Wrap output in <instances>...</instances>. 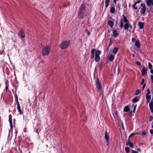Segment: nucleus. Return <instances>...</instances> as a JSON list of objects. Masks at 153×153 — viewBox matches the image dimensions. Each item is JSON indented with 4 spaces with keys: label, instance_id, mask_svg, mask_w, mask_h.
Here are the masks:
<instances>
[{
    "label": "nucleus",
    "instance_id": "1",
    "mask_svg": "<svg viewBox=\"0 0 153 153\" xmlns=\"http://www.w3.org/2000/svg\"><path fill=\"white\" fill-rule=\"evenodd\" d=\"M85 7L83 5H82L79 7L78 11V17L79 19H82L85 16Z\"/></svg>",
    "mask_w": 153,
    "mask_h": 153
},
{
    "label": "nucleus",
    "instance_id": "2",
    "mask_svg": "<svg viewBox=\"0 0 153 153\" xmlns=\"http://www.w3.org/2000/svg\"><path fill=\"white\" fill-rule=\"evenodd\" d=\"M51 49V47L48 45L44 47L42 51V56H48L49 55Z\"/></svg>",
    "mask_w": 153,
    "mask_h": 153
},
{
    "label": "nucleus",
    "instance_id": "3",
    "mask_svg": "<svg viewBox=\"0 0 153 153\" xmlns=\"http://www.w3.org/2000/svg\"><path fill=\"white\" fill-rule=\"evenodd\" d=\"M70 43V41H65L59 45V46L62 49H65L69 46Z\"/></svg>",
    "mask_w": 153,
    "mask_h": 153
},
{
    "label": "nucleus",
    "instance_id": "4",
    "mask_svg": "<svg viewBox=\"0 0 153 153\" xmlns=\"http://www.w3.org/2000/svg\"><path fill=\"white\" fill-rule=\"evenodd\" d=\"M101 53V52L100 50H97L96 51L95 53V61L96 62H98L100 59V55Z\"/></svg>",
    "mask_w": 153,
    "mask_h": 153
},
{
    "label": "nucleus",
    "instance_id": "5",
    "mask_svg": "<svg viewBox=\"0 0 153 153\" xmlns=\"http://www.w3.org/2000/svg\"><path fill=\"white\" fill-rule=\"evenodd\" d=\"M140 12L141 14H144L146 11V6L145 4L144 3H142L140 7Z\"/></svg>",
    "mask_w": 153,
    "mask_h": 153
},
{
    "label": "nucleus",
    "instance_id": "6",
    "mask_svg": "<svg viewBox=\"0 0 153 153\" xmlns=\"http://www.w3.org/2000/svg\"><path fill=\"white\" fill-rule=\"evenodd\" d=\"M96 86L97 89L98 90H100L101 88V85L99 82V80L97 79L96 81Z\"/></svg>",
    "mask_w": 153,
    "mask_h": 153
},
{
    "label": "nucleus",
    "instance_id": "7",
    "mask_svg": "<svg viewBox=\"0 0 153 153\" xmlns=\"http://www.w3.org/2000/svg\"><path fill=\"white\" fill-rule=\"evenodd\" d=\"M123 111L125 112H127L129 114H131L132 111L130 110L129 107L128 106H126L124 108Z\"/></svg>",
    "mask_w": 153,
    "mask_h": 153
},
{
    "label": "nucleus",
    "instance_id": "8",
    "mask_svg": "<svg viewBox=\"0 0 153 153\" xmlns=\"http://www.w3.org/2000/svg\"><path fill=\"white\" fill-rule=\"evenodd\" d=\"M19 36L21 38H24L25 35L24 32L22 30L20 31L19 32Z\"/></svg>",
    "mask_w": 153,
    "mask_h": 153
},
{
    "label": "nucleus",
    "instance_id": "9",
    "mask_svg": "<svg viewBox=\"0 0 153 153\" xmlns=\"http://www.w3.org/2000/svg\"><path fill=\"white\" fill-rule=\"evenodd\" d=\"M108 58L109 60L110 61H112L113 60L114 58V55L112 54H109L108 55Z\"/></svg>",
    "mask_w": 153,
    "mask_h": 153
},
{
    "label": "nucleus",
    "instance_id": "10",
    "mask_svg": "<svg viewBox=\"0 0 153 153\" xmlns=\"http://www.w3.org/2000/svg\"><path fill=\"white\" fill-rule=\"evenodd\" d=\"M105 137L106 140V142L107 143H108L109 137V135H108L107 131H106L105 132Z\"/></svg>",
    "mask_w": 153,
    "mask_h": 153
},
{
    "label": "nucleus",
    "instance_id": "11",
    "mask_svg": "<svg viewBox=\"0 0 153 153\" xmlns=\"http://www.w3.org/2000/svg\"><path fill=\"white\" fill-rule=\"evenodd\" d=\"M144 23L139 22H138V25L140 29H142L144 27Z\"/></svg>",
    "mask_w": 153,
    "mask_h": 153
},
{
    "label": "nucleus",
    "instance_id": "12",
    "mask_svg": "<svg viewBox=\"0 0 153 153\" xmlns=\"http://www.w3.org/2000/svg\"><path fill=\"white\" fill-rule=\"evenodd\" d=\"M147 69L145 67H143L141 71L142 76L145 75L147 73Z\"/></svg>",
    "mask_w": 153,
    "mask_h": 153
},
{
    "label": "nucleus",
    "instance_id": "13",
    "mask_svg": "<svg viewBox=\"0 0 153 153\" xmlns=\"http://www.w3.org/2000/svg\"><path fill=\"white\" fill-rule=\"evenodd\" d=\"M113 35L114 37L116 38L118 36L119 34L117 31L116 30H114L112 32Z\"/></svg>",
    "mask_w": 153,
    "mask_h": 153
},
{
    "label": "nucleus",
    "instance_id": "14",
    "mask_svg": "<svg viewBox=\"0 0 153 153\" xmlns=\"http://www.w3.org/2000/svg\"><path fill=\"white\" fill-rule=\"evenodd\" d=\"M146 4L148 6L150 5H153V0H147L146 1Z\"/></svg>",
    "mask_w": 153,
    "mask_h": 153
},
{
    "label": "nucleus",
    "instance_id": "15",
    "mask_svg": "<svg viewBox=\"0 0 153 153\" xmlns=\"http://www.w3.org/2000/svg\"><path fill=\"white\" fill-rule=\"evenodd\" d=\"M17 109L18 111L19 112L20 114H22V111L21 109V108L19 104V102H18L17 104Z\"/></svg>",
    "mask_w": 153,
    "mask_h": 153
},
{
    "label": "nucleus",
    "instance_id": "16",
    "mask_svg": "<svg viewBox=\"0 0 153 153\" xmlns=\"http://www.w3.org/2000/svg\"><path fill=\"white\" fill-rule=\"evenodd\" d=\"M108 25L111 27H112L114 25L113 22L111 20H109L108 22Z\"/></svg>",
    "mask_w": 153,
    "mask_h": 153
},
{
    "label": "nucleus",
    "instance_id": "17",
    "mask_svg": "<svg viewBox=\"0 0 153 153\" xmlns=\"http://www.w3.org/2000/svg\"><path fill=\"white\" fill-rule=\"evenodd\" d=\"M126 145L127 146H129L131 148H133L134 147L133 144L132 143L129 141L127 142Z\"/></svg>",
    "mask_w": 153,
    "mask_h": 153
},
{
    "label": "nucleus",
    "instance_id": "18",
    "mask_svg": "<svg viewBox=\"0 0 153 153\" xmlns=\"http://www.w3.org/2000/svg\"><path fill=\"white\" fill-rule=\"evenodd\" d=\"M150 109L152 112H153V102H151L149 104Z\"/></svg>",
    "mask_w": 153,
    "mask_h": 153
},
{
    "label": "nucleus",
    "instance_id": "19",
    "mask_svg": "<svg viewBox=\"0 0 153 153\" xmlns=\"http://www.w3.org/2000/svg\"><path fill=\"white\" fill-rule=\"evenodd\" d=\"M146 97L147 100V102H149L151 98V96L150 95H146Z\"/></svg>",
    "mask_w": 153,
    "mask_h": 153
},
{
    "label": "nucleus",
    "instance_id": "20",
    "mask_svg": "<svg viewBox=\"0 0 153 153\" xmlns=\"http://www.w3.org/2000/svg\"><path fill=\"white\" fill-rule=\"evenodd\" d=\"M135 45L137 48H139L140 46V44L138 40H136L135 42Z\"/></svg>",
    "mask_w": 153,
    "mask_h": 153
},
{
    "label": "nucleus",
    "instance_id": "21",
    "mask_svg": "<svg viewBox=\"0 0 153 153\" xmlns=\"http://www.w3.org/2000/svg\"><path fill=\"white\" fill-rule=\"evenodd\" d=\"M94 49L93 48L91 49V59H93L94 58Z\"/></svg>",
    "mask_w": 153,
    "mask_h": 153
},
{
    "label": "nucleus",
    "instance_id": "22",
    "mask_svg": "<svg viewBox=\"0 0 153 153\" xmlns=\"http://www.w3.org/2000/svg\"><path fill=\"white\" fill-rule=\"evenodd\" d=\"M118 51V48H114L112 50V52L115 55L117 53Z\"/></svg>",
    "mask_w": 153,
    "mask_h": 153
},
{
    "label": "nucleus",
    "instance_id": "23",
    "mask_svg": "<svg viewBox=\"0 0 153 153\" xmlns=\"http://www.w3.org/2000/svg\"><path fill=\"white\" fill-rule=\"evenodd\" d=\"M123 16L124 22L126 23H129L128 20L126 16Z\"/></svg>",
    "mask_w": 153,
    "mask_h": 153
},
{
    "label": "nucleus",
    "instance_id": "24",
    "mask_svg": "<svg viewBox=\"0 0 153 153\" xmlns=\"http://www.w3.org/2000/svg\"><path fill=\"white\" fill-rule=\"evenodd\" d=\"M110 0H106L105 1V7L107 8L109 5Z\"/></svg>",
    "mask_w": 153,
    "mask_h": 153
},
{
    "label": "nucleus",
    "instance_id": "25",
    "mask_svg": "<svg viewBox=\"0 0 153 153\" xmlns=\"http://www.w3.org/2000/svg\"><path fill=\"white\" fill-rule=\"evenodd\" d=\"M129 23H126L124 26V29L125 30H127L128 29Z\"/></svg>",
    "mask_w": 153,
    "mask_h": 153
},
{
    "label": "nucleus",
    "instance_id": "26",
    "mask_svg": "<svg viewBox=\"0 0 153 153\" xmlns=\"http://www.w3.org/2000/svg\"><path fill=\"white\" fill-rule=\"evenodd\" d=\"M115 8L114 7H112L110 8V12L111 13H115Z\"/></svg>",
    "mask_w": 153,
    "mask_h": 153
},
{
    "label": "nucleus",
    "instance_id": "27",
    "mask_svg": "<svg viewBox=\"0 0 153 153\" xmlns=\"http://www.w3.org/2000/svg\"><path fill=\"white\" fill-rule=\"evenodd\" d=\"M139 100L137 98L135 97L132 100V101L134 103H136L139 101Z\"/></svg>",
    "mask_w": 153,
    "mask_h": 153
},
{
    "label": "nucleus",
    "instance_id": "28",
    "mask_svg": "<svg viewBox=\"0 0 153 153\" xmlns=\"http://www.w3.org/2000/svg\"><path fill=\"white\" fill-rule=\"evenodd\" d=\"M120 26L121 28L124 27L123 20L122 19L120 21Z\"/></svg>",
    "mask_w": 153,
    "mask_h": 153
},
{
    "label": "nucleus",
    "instance_id": "29",
    "mask_svg": "<svg viewBox=\"0 0 153 153\" xmlns=\"http://www.w3.org/2000/svg\"><path fill=\"white\" fill-rule=\"evenodd\" d=\"M140 92L141 91L140 90L138 89L137 90L135 93V95H138L140 93Z\"/></svg>",
    "mask_w": 153,
    "mask_h": 153
},
{
    "label": "nucleus",
    "instance_id": "30",
    "mask_svg": "<svg viewBox=\"0 0 153 153\" xmlns=\"http://www.w3.org/2000/svg\"><path fill=\"white\" fill-rule=\"evenodd\" d=\"M126 152L127 153H128L129 151V149L128 147H126L125 148Z\"/></svg>",
    "mask_w": 153,
    "mask_h": 153
},
{
    "label": "nucleus",
    "instance_id": "31",
    "mask_svg": "<svg viewBox=\"0 0 153 153\" xmlns=\"http://www.w3.org/2000/svg\"><path fill=\"white\" fill-rule=\"evenodd\" d=\"M148 66H149V68L151 70L152 68V65L150 62H149L148 63Z\"/></svg>",
    "mask_w": 153,
    "mask_h": 153
},
{
    "label": "nucleus",
    "instance_id": "32",
    "mask_svg": "<svg viewBox=\"0 0 153 153\" xmlns=\"http://www.w3.org/2000/svg\"><path fill=\"white\" fill-rule=\"evenodd\" d=\"M136 4L135 3L133 5V8L135 10H137L138 8L136 6Z\"/></svg>",
    "mask_w": 153,
    "mask_h": 153
},
{
    "label": "nucleus",
    "instance_id": "33",
    "mask_svg": "<svg viewBox=\"0 0 153 153\" xmlns=\"http://www.w3.org/2000/svg\"><path fill=\"white\" fill-rule=\"evenodd\" d=\"M147 94H146V95H149V94H150V91L149 89V88H148L147 90Z\"/></svg>",
    "mask_w": 153,
    "mask_h": 153
},
{
    "label": "nucleus",
    "instance_id": "34",
    "mask_svg": "<svg viewBox=\"0 0 153 153\" xmlns=\"http://www.w3.org/2000/svg\"><path fill=\"white\" fill-rule=\"evenodd\" d=\"M134 135H135V134L134 133H132L129 135V137L130 138V137H132L134 136Z\"/></svg>",
    "mask_w": 153,
    "mask_h": 153
},
{
    "label": "nucleus",
    "instance_id": "35",
    "mask_svg": "<svg viewBox=\"0 0 153 153\" xmlns=\"http://www.w3.org/2000/svg\"><path fill=\"white\" fill-rule=\"evenodd\" d=\"M136 106H137V105H134V109H133V112H134L135 111L136 109Z\"/></svg>",
    "mask_w": 153,
    "mask_h": 153
},
{
    "label": "nucleus",
    "instance_id": "36",
    "mask_svg": "<svg viewBox=\"0 0 153 153\" xmlns=\"http://www.w3.org/2000/svg\"><path fill=\"white\" fill-rule=\"evenodd\" d=\"M153 119V117L152 116H150L149 117V120L150 121H152Z\"/></svg>",
    "mask_w": 153,
    "mask_h": 153
},
{
    "label": "nucleus",
    "instance_id": "37",
    "mask_svg": "<svg viewBox=\"0 0 153 153\" xmlns=\"http://www.w3.org/2000/svg\"><path fill=\"white\" fill-rule=\"evenodd\" d=\"M136 64L137 65H141V63H140V62H136Z\"/></svg>",
    "mask_w": 153,
    "mask_h": 153
},
{
    "label": "nucleus",
    "instance_id": "38",
    "mask_svg": "<svg viewBox=\"0 0 153 153\" xmlns=\"http://www.w3.org/2000/svg\"><path fill=\"white\" fill-rule=\"evenodd\" d=\"M144 82V79H142V81L141 82V83L142 85H143V84Z\"/></svg>",
    "mask_w": 153,
    "mask_h": 153
},
{
    "label": "nucleus",
    "instance_id": "39",
    "mask_svg": "<svg viewBox=\"0 0 153 153\" xmlns=\"http://www.w3.org/2000/svg\"><path fill=\"white\" fill-rule=\"evenodd\" d=\"M131 152L132 153H138L137 151H135L134 150H132Z\"/></svg>",
    "mask_w": 153,
    "mask_h": 153
},
{
    "label": "nucleus",
    "instance_id": "40",
    "mask_svg": "<svg viewBox=\"0 0 153 153\" xmlns=\"http://www.w3.org/2000/svg\"><path fill=\"white\" fill-rule=\"evenodd\" d=\"M146 85L145 84H144L142 87V90H143L146 86Z\"/></svg>",
    "mask_w": 153,
    "mask_h": 153
},
{
    "label": "nucleus",
    "instance_id": "41",
    "mask_svg": "<svg viewBox=\"0 0 153 153\" xmlns=\"http://www.w3.org/2000/svg\"><path fill=\"white\" fill-rule=\"evenodd\" d=\"M141 2V1L140 0H139V1H137V2H135V4H137Z\"/></svg>",
    "mask_w": 153,
    "mask_h": 153
},
{
    "label": "nucleus",
    "instance_id": "42",
    "mask_svg": "<svg viewBox=\"0 0 153 153\" xmlns=\"http://www.w3.org/2000/svg\"><path fill=\"white\" fill-rule=\"evenodd\" d=\"M151 79L152 80V82H153V76L151 75Z\"/></svg>",
    "mask_w": 153,
    "mask_h": 153
},
{
    "label": "nucleus",
    "instance_id": "43",
    "mask_svg": "<svg viewBox=\"0 0 153 153\" xmlns=\"http://www.w3.org/2000/svg\"><path fill=\"white\" fill-rule=\"evenodd\" d=\"M8 85L7 86V85H6V88H5V89H6V91H7V90H8Z\"/></svg>",
    "mask_w": 153,
    "mask_h": 153
},
{
    "label": "nucleus",
    "instance_id": "44",
    "mask_svg": "<svg viewBox=\"0 0 153 153\" xmlns=\"http://www.w3.org/2000/svg\"><path fill=\"white\" fill-rule=\"evenodd\" d=\"M128 27H129L131 29H132V26L129 24Z\"/></svg>",
    "mask_w": 153,
    "mask_h": 153
},
{
    "label": "nucleus",
    "instance_id": "45",
    "mask_svg": "<svg viewBox=\"0 0 153 153\" xmlns=\"http://www.w3.org/2000/svg\"><path fill=\"white\" fill-rule=\"evenodd\" d=\"M150 132L151 134H153V130L151 129L150 130Z\"/></svg>",
    "mask_w": 153,
    "mask_h": 153
},
{
    "label": "nucleus",
    "instance_id": "46",
    "mask_svg": "<svg viewBox=\"0 0 153 153\" xmlns=\"http://www.w3.org/2000/svg\"><path fill=\"white\" fill-rule=\"evenodd\" d=\"M119 0H113V2L114 3L116 4L117 2V1H118Z\"/></svg>",
    "mask_w": 153,
    "mask_h": 153
},
{
    "label": "nucleus",
    "instance_id": "47",
    "mask_svg": "<svg viewBox=\"0 0 153 153\" xmlns=\"http://www.w3.org/2000/svg\"><path fill=\"white\" fill-rule=\"evenodd\" d=\"M10 127L11 128L12 127V122L11 121V120H10Z\"/></svg>",
    "mask_w": 153,
    "mask_h": 153
},
{
    "label": "nucleus",
    "instance_id": "48",
    "mask_svg": "<svg viewBox=\"0 0 153 153\" xmlns=\"http://www.w3.org/2000/svg\"><path fill=\"white\" fill-rule=\"evenodd\" d=\"M142 134L143 135H145L146 134V133L145 132H143L142 133Z\"/></svg>",
    "mask_w": 153,
    "mask_h": 153
},
{
    "label": "nucleus",
    "instance_id": "49",
    "mask_svg": "<svg viewBox=\"0 0 153 153\" xmlns=\"http://www.w3.org/2000/svg\"><path fill=\"white\" fill-rule=\"evenodd\" d=\"M34 131H35L36 132L38 131V129L36 128H35L34 129Z\"/></svg>",
    "mask_w": 153,
    "mask_h": 153
},
{
    "label": "nucleus",
    "instance_id": "50",
    "mask_svg": "<svg viewBox=\"0 0 153 153\" xmlns=\"http://www.w3.org/2000/svg\"><path fill=\"white\" fill-rule=\"evenodd\" d=\"M135 38H132V41L133 42H134V41H135Z\"/></svg>",
    "mask_w": 153,
    "mask_h": 153
},
{
    "label": "nucleus",
    "instance_id": "51",
    "mask_svg": "<svg viewBox=\"0 0 153 153\" xmlns=\"http://www.w3.org/2000/svg\"><path fill=\"white\" fill-rule=\"evenodd\" d=\"M150 72L152 74H153V70L152 69L151 70Z\"/></svg>",
    "mask_w": 153,
    "mask_h": 153
},
{
    "label": "nucleus",
    "instance_id": "52",
    "mask_svg": "<svg viewBox=\"0 0 153 153\" xmlns=\"http://www.w3.org/2000/svg\"><path fill=\"white\" fill-rule=\"evenodd\" d=\"M87 34H88V35L89 36L90 35V34H91V33H90V32H89V31H88V33H87Z\"/></svg>",
    "mask_w": 153,
    "mask_h": 153
},
{
    "label": "nucleus",
    "instance_id": "53",
    "mask_svg": "<svg viewBox=\"0 0 153 153\" xmlns=\"http://www.w3.org/2000/svg\"><path fill=\"white\" fill-rule=\"evenodd\" d=\"M137 150L139 151V152H140V148H138L137 149Z\"/></svg>",
    "mask_w": 153,
    "mask_h": 153
},
{
    "label": "nucleus",
    "instance_id": "54",
    "mask_svg": "<svg viewBox=\"0 0 153 153\" xmlns=\"http://www.w3.org/2000/svg\"><path fill=\"white\" fill-rule=\"evenodd\" d=\"M10 135V130H9V134H8V137H9V136Z\"/></svg>",
    "mask_w": 153,
    "mask_h": 153
},
{
    "label": "nucleus",
    "instance_id": "55",
    "mask_svg": "<svg viewBox=\"0 0 153 153\" xmlns=\"http://www.w3.org/2000/svg\"><path fill=\"white\" fill-rule=\"evenodd\" d=\"M9 121L10 122V115L9 116Z\"/></svg>",
    "mask_w": 153,
    "mask_h": 153
},
{
    "label": "nucleus",
    "instance_id": "56",
    "mask_svg": "<svg viewBox=\"0 0 153 153\" xmlns=\"http://www.w3.org/2000/svg\"><path fill=\"white\" fill-rule=\"evenodd\" d=\"M132 56H133V57H134V54H132Z\"/></svg>",
    "mask_w": 153,
    "mask_h": 153
},
{
    "label": "nucleus",
    "instance_id": "57",
    "mask_svg": "<svg viewBox=\"0 0 153 153\" xmlns=\"http://www.w3.org/2000/svg\"><path fill=\"white\" fill-rule=\"evenodd\" d=\"M152 128H153V125H152Z\"/></svg>",
    "mask_w": 153,
    "mask_h": 153
},
{
    "label": "nucleus",
    "instance_id": "58",
    "mask_svg": "<svg viewBox=\"0 0 153 153\" xmlns=\"http://www.w3.org/2000/svg\"><path fill=\"white\" fill-rule=\"evenodd\" d=\"M136 134H139V133H136Z\"/></svg>",
    "mask_w": 153,
    "mask_h": 153
},
{
    "label": "nucleus",
    "instance_id": "59",
    "mask_svg": "<svg viewBox=\"0 0 153 153\" xmlns=\"http://www.w3.org/2000/svg\"><path fill=\"white\" fill-rule=\"evenodd\" d=\"M1 35H0V38H1Z\"/></svg>",
    "mask_w": 153,
    "mask_h": 153
}]
</instances>
